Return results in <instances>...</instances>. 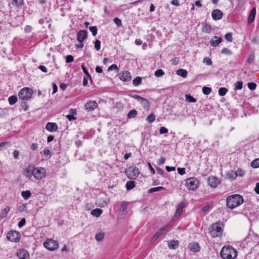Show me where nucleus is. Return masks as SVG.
<instances>
[{
  "label": "nucleus",
  "mask_w": 259,
  "mask_h": 259,
  "mask_svg": "<svg viewBox=\"0 0 259 259\" xmlns=\"http://www.w3.org/2000/svg\"><path fill=\"white\" fill-rule=\"evenodd\" d=\"M142 78L139 76L136 77L133 81V84L135 86L139 85L141 82Z\"/></svg>",
  "instance_id": "40"
},
{
  "label": "nucleus",
  "mask_w": 259,
  "mask_h": 259,
  "mask_svg": "<svg viewBox=\"0 0 259 259\" xmlns=\"http://www.w3.org/2000/svg\"><path fill=\"white\" fill-rule=\"evenodd\" d=\"M114 23L117 26H121L122 25L121 21L118 18H115L113 20Z\"/></svg>",
  "instance_id": "57"
},
{
  "label": "nucleus",
  "mask_w": 259,
  "mask_h": 259,
  "mask_svg": "<svg viewBox=\"0 0 259 259\" xmlns=\"http://www.w3.org/2000/svg\"><path fill=\"white\" fill-rule=\"evenodd\" d=\"M222 41V38L221 37L214 36L212 37L210 42L212 47H217Z\"/></svg>",
  "instance_id": "19"
},
{
  "label": "nucleus",
  "mask_w": 259,
  "mask_h": 259,
  "mask_svg": "<svg viewBox=\"0 0 259 259\" xmlns=\"http://www.w3.org/2000/svg\"><path fill=\"white\" fill-rule=\"evenodd\" d=\"M118 76L120 79L124 82L128 81L132 79L131 73L128 71H122L119 74Z\"/></svg>",
  "instance_id": "12"
},
{
  "label": "nucleus",
  "mask_w": 259,
  "mask_h": 259,
  "mask_svg": "<svg viewBox=\"0 0 259 259\" xmlns=\"http://www.w3.org/2000/svg\"><path fill=\"white\" fill-rule=\"evenodd\" d=\"M33 90L29 88H24L19 92V97L23 100H28L32 97Z\"/></svg>",
  "instance_id": "4"
},
{
  "label": "nucleus",
  "mask_w": 259,
  "mask_h": 259,
  "mask_svg": "<svg viewBox=\"0 0 259 259\" xmlns=\"http://www.w3.org/2000/svg\"><path fill=\"white\" fill-rule=\"evenodd\" d=\"M97 203L100 207H105L107 204L106 200L101 198L98 199Z\"/></svg>",
  "instance_id": "27"
},
{
  "label": "nucleus",
  "mask_w": 259,
  "mask_h": 259,
  "mask_svg": "<svg viewBox=\"0 0 259 259\" xmlns=\"http://www.w3.org/2000/svg\"><path fill=\"white\" fill-rule=\"evenodd\" d=\"M255 14H256V9H255V8H253L251 10L249 17H248V23H251V22H252L254 21Z\"/></svg>",
  "instance_id": "23"
},
{
  "label": "nucleus",
  "mask_w": 259,
  "mask_h": 259,
  "mask_svg": "<svg viewBox=\"0 0 259 259\" xmlns=\"http://www.w3.org/2000/svg\"><path fill=\"white\" fill-rule=\"evenodd\" d=\"M254 55L253 54L250 55L247 59V63L249 64L253 62V61L254 60Z\"/></svg>",
  "instance_id": "62"
},
{
  "label": "nucleus",
  "mask_w": 259,
  "mask_h": 259,
  "mask_svg": "<svg viewBox=\"0 0 259 259\" xmlns=\"http://www.w3.org/2000/svg\"><path fill=\"white\" fill-rule=\"evenodd\" d=\"M81 68L82 69L83 72L85 74V75L90 78V79L92 81L91 76L90 73H89L87 67L84 66V64H82L81 65Z\"/></svg>",
  "instance_id": "41"
},
{
  "label": "nucleus",
  "mask_w": 259,
  "mask_h": 259,
  "mask_svg": "<svg viewBox=\"0 0 259 259\" xmlns=\"http://www.w3.org/2000/svg\"><path fill=\"white\" fill-rule=\"evenodd\" d=\"M248 88L251 90H254L256 87V84L254 82H249L247 84Z\"/></svg>",
  "instance_id": "50"
},
{
  "label": "nucleus",
  "mask_w": 259,
  "mask_h": 259,
  "mask_svg": "<svg viewBox=\"0 0 259 259\" xmlns=\"http://www.w3.org/2000/svg\"><path fill=\"white\" fill-rule=\"evenodd\" d=\"M202 92L204 95H208L211 92V89L210 88L204 87L202 88Z\"/></svg>",
  "instance_id": "42"
},
{
  "label": "nucleus",
  "mask_w": 259,
  "mask_h": 259,
  "mask_svg": "<svg viewBox=\"0 0 259 259\" xmlns=\"http://www.w3.org/2000/svg\"><path fill=\"white\" fill-rule=\"evenodd\" d=\"M140 103L142 104L145 109H148L149 108V103L147 99L143 98L142 100L140 101Z\"/></svg>",
  "instance_id": "30"
},
{
  "label": "nucleus",
  "mask_w": 259,
  "mask_h": 259,
  "mask_svg": "<svg viewBox=\"0 0 259 259\" xmlns=\"http://www.w3.org/2000/svg\"><path fill=\"white\" fill-rule=\"evenodd\" d=\"M227 91L228 90L226 88H221L219 90V94L221 96H224L226 94Z\"/></svg>",
  "instance_id": "38"
},
{
  "label": "nucleus",
  "mask_w": 259,
  "mask_h": 259,
  "mask_svg": "<svg viewBox=\"0 0 259 259\" xmlns=\"http://www.w3.org/2000/svg\"><path fill=\"white\" fill-rule=\"evenodd\" d=\"M171 224L168 223L164 226L163 227L160 228L159 230L157 231V232L155 234L153 237L152 239V241L154 242L157 240V239L160 237L164 232L166 231L168 229L171 227Z\"/></svg>",
  "instance_id": "10"
},
{
  "label": "nucleus",
  "mask_w": 259,
  "mask_h": 259,
  "mask_svg": "<svg viewBox=\"0 0 259 259\" xmlns=\"http://www.w3.org/2000/svg\"><path fill=\"white\" fill-rule=\"evenodd\" d=\"M103 212V210L100 208H96L92 210L91 212L92 215L96 217H100Z\"/></svg>",
  "instance_id": "25"
},
{
  "label": "nucleus",
  "mask_w": 259,
  "mask_h": 259,
  "mask_svg": "<svg viewBox=\"0 0 259 259\" xmlns=\"http://www.w3.org/2000/svg\"><path fill=\"white\" fill-rule=\"evenodd\" d=\"M243 197L238 194L229 196L226 199V204L228 208L233 209L243 202Z\"/></svg>",
  "instance_id": "1"
},
{
  "label": "nucleus",
  "mask_w": 259,
  "mask_h": 259,
  "mask_svg": "<svg viewBox=\"0 0 259 259\" xmlns=\"http://www.w3.org/2000/svg\"><path fill=\"white\" fill-rule=\"evenodd\" d=\"M155 116L153 113L148 115L146 118V120L149 123H152V122H154L155 121Z\"/></svg>",
  "instance_id": "39"
},
{
  "label": "nucleus",
  "mask_w": 259,
  "mask_h": 259,
  "mask_svg": "<svg viewBox=\"0 0 259 259\" xmlns=\"http://www.w3.org/2000/svg\"><path fill=\"white\" fill-rule=\"evenodd\" d=\"M88 36V32L85 30H79L77 34V39L79 42H82Z\"/></svg>",
  "instance_id": "15"
},
{
  "label": "nucleus",
  "mask_w": 259,
  "mask_h": 259,
  "mask_svg": "<svg viewBox=\"0 0 259 259\" xmlns=\"http://www.w3.org/2000/svg\"><path fill=\"white\" fill-rule=\"evenodd\" d=\"M95 48L97 51H99L101 49V42L98 39H97L95 42Z\"/></svg>",
  "instance_id": "47"
},
{
  "label": "nucleus",
  "mask_w": 259,
  "mask_h": 259,
  "mask_svg": "<svg viewBox=\"0 0 259 259\" xmlns=\"http://www.w3.org/2000/svg\"><path fill=\"white\" fill-rule=\"evenodd\" d=\"M226 177L228 179L234 180L236 178V175L235 174V171H230L227 174Z\"/></svg>",
  "instance_id": "32"
},
{
  "label": "nucleus",
  "mask_w": 259,
  "mask_h": 259,
  "mask_svg": "<svg viewBox=\"0 0 259 259\" xmlns=\"http://www.w3.org/2000/svg\"><path fill=\"white\" fill-rule=\"evenodd\" d=\"M221 255L223 259H234L237 255V251L232 246H224L221 250Z\"/></svg>",
  "instance_id": "2"
},
{
  "label": "nucleus",
  "mask_w": 259,
  "mask_h": 259,
  "mask_svg": "<svg viewBox=\"0 0 259 259\" xmlns=\"http://www.w3.org/2000/svg\"><path fill=\"white\" fill-rule=\"evenodd\" d=\"M211 16L214 20L217 21L222 18L223 13L221 10L215 9L212 12Z\"/></svg>",
  "instance_id": "16"
},
{
  "label": "nucleus",
  "mask_w": 259,
  "mask_h": 259,
  "mask_svg": "<svg viewBox=\"0 0 259 259\" xmlns=\"http://www.w3.org/2000/svg\"><path fill=\"white\" fill-rule=\"evenodd\" d=\"M168 132V130L165 127H161L159 129V133L160 134H166Z\"/></svg>",
  "instance_id": "59"
},
{
  "label": "nucleus",
  "mask_w": 259,
  "mask_h": 259,
  "mask_svg": "<svg viewBox=\"0 0 259 259\" xmlns=\"http://www.w3.org/2000/svg\"><path fill=\"white\" fill-rule=\"evenodd\" d=\"M189 248L191 251L197 252L199 251L200 247L198 243L192 242L189 244Z\"/></svg>",
  "instance_id": "20"
},
{
  "label": "nucleus",
  "mask_w": 259,
  "mask_h": 259,
  "mask_svg": "<svg viewBox=\"0 0 259 259\" xmlns=\"http://www.w3.org/2000/svg\"><path fill=\"white\" fill-rule=\"evenodd\" d=\"M208 181L210 186L213 188H216L221 182V181L214 176L209 177Z\"/></svg>",
  "instance_id": "13"
},
{
  "label": "nucleus",
  "mask_w": 259,
  "mask_h": 259,
  "mask_svg": "<svg viewBox=\"0 0 259 259\" xmlns=\"http://www.w3.org/2000/svg\"><path fill=\"white\" fill-rule=\"evenodd\" d=\"M198 183L197 180L194 178L188 179L186 181V186L190 190H194L197 188Z\"/></svg>",
  "instance_id": "8"
},
{
  "label": "nucleus",
  "mask_w": 259,
  "mask_h": 259,
  "mask_svg": "<svg viewBox=\"0 0 259 259\" xmlns=\"http://www.w3.org/2000/svg\"><path fill=\"white\" fill-rule=\"evenodd\" d=\"M242 88V82L237 81L235 83V90H241Z\"/></svg>",
  "instance_id": "46"
},
{
  "label": "nucleus",
  "mask_w": 259,
  "mask_h": 259,
  "mask_svg": "<svg viewBox=\"0 0 259 259\" xmlns=\"http://www.w3.org/2000/svg\"><path fill=\"white\" fill-rule=\"evenodd\" d=\"M185 206V202L184 201L181 202L177 206L176 213L175 215L176 217H179L183 212V209Z\"/></svg>",
  "instance_id": "21"
},
{
  "label": "nucleus",
  "mask_w": 259,
  "mask_h": 259,
  "mask_svg": "<svg viewBox=\"0 0 259 259\" xmlns=\"http://www.w3.org/2000/svg\"><path fill=\"white\" fill-rule=\"evenodd\" d=\"M203 62L206 64L207 65H211L212 64V61L209 58H204L203 60Z\"/></svg>",
  "instance_id": "52"
},
{
  "label": "nucleus",
  "mask_w": 259,
  "mask_h": 259,
  "mask_svg": "<svg viewBox=\"0 0 259 259\" xmlns=\"http://www.w3.org/2000/svg\"><path fill=\"white\" fill-rule=\"evenodd\" d=\"M185 98L187 101L189 103H195L196 102V100L190 95H186Z\"/></svg>",
  "instance_id": "35"
},
{
  "label": "nucleus",
  "mask_w": 259,
  "mask_h": 259,
  "mask_svg": "<svg viewBox=\"0 0 259 259\" xmlns=\"http://www.w3.org/2000/svg\"><path fill=\"white\" fill-rule=\"evenodd\" d=\"M74 60V58L72 56V55H68L66 57V63H71L72 62H73Z\"/></svg>",
  "instance_id": "55"
},
{
  "label": "nucleus",
  "mask_w": 259,
  "mask_h": 259,
  "mask_svg": "<svg viewBox=\"0 0 259 259\" xmlns=\"http://www.w3.org/2000/svg\"><path fill=\"white\" fill-rule=\"evenodd\" d=\"M177 74L184 78L187 77L188 72L186 70L183 69H179L177 70Z\"/></svg>",
  "instance_id": "26"
},
{
  "label": "nucleus",
  "mask_w": 259,
  "mask_h": 259,
  "mask_svg": "<svg viewBox=\"0 0 259 259\" xmlns=\"http://www.w3.org/2000/svg\"><path fill=\"white\" fill-rule=\"evenodd\" d=\"M154 74L156 77H161L164 74V72L162 69H159L155 72Z\"/></svg>",
  "instance_id": "43"
},
{
  "label": "nucleus",
  "mask_w": 259,
  "mask_h": 259,
  "mask_svg": "<svg viewBox=\"0 0 259 259\" xmlns=\"http://www.w3.org/2000/svg\"><path fill=\"white\" fill-rule=\"evenodd\" d=\"M43 245L46 248L51 251L54 250L58 247L57 241L52 239L46 240L44 242Z\"/></svg>",
  "instance_id": "7"
},
{
  "label": "nucleus",
  "mask_w": 259,
  "mask_h": 259,
  "mask_svg": "<svg viewBox=\"0 0 259 259\" xmlns=\"http://www.w3.org/2000/svg\"><path fill=\"white\" fill-rule=\"evenodd\" d=\"M24 0H13L12 4L16 6H20L23 4Z\"/></svg>",
  "instance_id": "44"
},
{
  "label": "nucleus",
  "mask_w": 259,
  "mask_h": 259,
  "mask_svg": "<svg viewBox=\"0 0 259 259\" xmlns=\"http://www.w3.org/2000/svg\"><path fill=\"white\" fill-rule=\"evenodd\" d=\"M179 242L178 241L171 240L168 242V246L170 249H175L177 248L179 246Z\"/></svg>",
  "instance_id": "22"
},
{
  "label": "nucleus",
  "mask_w": 259,
  "mask_h": 259,
  "mask_svg": "<svg viewBox=\"0 0 259 259\" xmlns=\"http://www.w3.org/2000/svg\"><path fill=\"white\" fill-rule=\"evenodd\" d=\"M113 70H115L116 71H118L119 68L116 64L111 65L108 69V71H111Z\"/></svg>",
  "instance_id": "53"
},
{
  "label": "nucleus",
  "mask_w": 259,
  "mask_h": 259,
  "mask_svg": "<svg viewBox=\"0 0 259 259\" xmlns=\"http://www.w3.org/2000/svg\"><path fill=\"white\" fill-rule=\"evenodd\" d=\"M221 53L223 54L231 55V52L227 48H224L222 50Z\"/></svg>",
  "instance_id": "58"
},
{
  "label": "nucleus",
  "mask_w": 259,
  "mask_h": 259,
  "mask_svg": "<svg viewBox=\"0 0 259 259\" xmlns=\"http://www.w3.org/2000/svg\"><path fill=\"white\" fill-rule=\"evenodd\" d=\"M165 189L164 187L159 186V187H154V188H151L148 190V193H153L154 192H157V191H161V190H164Z\"/></svg>",
  "instance_id": "31"
},
{
  "label": "nucleus",
  "mask_w": 259,
  "mask_h": 259,
  "mask_svg": "<svg viewBox=\"0 0 259 259\" xmlns=\"http://www.w3.org/2000/svg\"><path fill=\"white\" fill-rule=\"evenodd\" d=\"M17 255L19 259H29L28 252L24 249H19L17 252Z\"/></svg>",
  "instance_id": "14"
},
{
  "label": "nucleus",
  "mask_w": 259,
  "mask_h": 259,
  "mask_svg": "<svg viewBox=\"0 0 259 259\" xmlns=\"http://www.w3.org/2000/svg\"><path fill=\"white\" fill-rule=\"evenodd\" d=\"M202 30L204 32L210 33L211 31V27L210 25L206 23H203Z\"/></svg>",
  "instance_id": "24"
},
{
  "label": "nucleus",
  "mask_w": 259,
  "mask_h": 259,
  "mask_svg": "<svg viewBox=\"0 0 259 259\" xmlns=\"http://www.w3.org/2000/svg\"><path fill=\"white\" fill-rule=\"evenodd\" d=\"M26 221L24 218L22 219L19 223H18V226L19 228H21L23 226H24L25 224Z\"/></svg>",
  "instance_id": "61"
},
{
  "label": "nucleus",
  "mask_w": 259,
  "mask_h": 259,
  "mask_svg": "<svg viewBox=\"0 0 259 259\" xmlns=\"http://www.w3.org/2000/svg\"><path fill=\"white\" fill-rule=\"evenodd\" d=\"M137 115V111L135 109H133L128 113L127 114V118H135Z\"/></svg>",
  "instance_id": "33"
},
{
  "label": "nucleus",
  "mask_w": 259,
  "mask_h": 259,
  "mask_svg": "<svg viewBox=\"0 0 259 259\" xmlns=\"http://www.w3.org/2000/svg\"><path fill=\"white\" fill-rule=\"evenodd\" d=\"M125 174L130 179H136L140 174L139 169L135 166H130L125 170Z\"/></svg>",
  "instance_id": "5"
},
{
  "label": "nucleus",
  "mask_w": 259,
  "mask_h": 259,
  "mask_svg": "<svg viewBox=\"0 0 259 259\" xmlns=\"http://www.w3.org/2000/svg\"><path fill=\"white\" fill-rule=\"evenodd\" d=\"M46 128L50 132H56L58 130V125L56 123L48 122L46 125Z\"/></svg>",
  "instance_id": "18"
},
{
  "label": "nucleus",
  "mask_w": 259,
  "mask_h": 259,
  "mask_svg": "<svg viewBox=\"0 0 259 259\" xmlns=\"http://www.w3.org/2000/svg\"><path fill=\"white\" fill-rule=\"evenodd\" d=\"M178 173L181 175H183L186 172V170L185 168H181L179 167L177 169Z\"/></svg>",
  "instance_id": "60"
},
{
  "label": "nucleus",
  "mask_w": 259,
  "mask_h": 259,
  "mask_svg": "<svg viewBox=\"0 0 259 259\" xmlns=\"http://www.w3.org/2000/svg\"><path fill=\"white\" fill-rule=\"evenodd\" d=\"M7 238L10 241L18 242L20 240V234L17 231H11L8 233Z\"/></svg>",
  "instance_id": "9"
},
{
  "label": "nucleus",
  "mask_w": 259,
  "mask_h": 259,
  "mask_svg": "<svg viewBox=\"0 0 259 259\" xmlns=\"http://www.w3.org/2000/svg\"><path fill=\"white\" fill-rule=\"evenodd\" d=\"M225 38L227 40H228L229 41H232L233 38H232V34L231 33H226L225 35Z\"/></svg>",
  "instance_id": "54"
},
{
  "label": "nucleus",
  "mask_w": 259,
  "mask_h": 259,
  "mask_svg": "<svg viewBox=\"0 0 259 259\" xmlns=\"http://www.w3.org/2000/svg\"><path fill=\"white\" fill-rule=\"evenodd\" d=\"M104 236H105V234L104 233L100 232V233H97L96 235L95 239L97 241H100L104 238Z\"/></svg>",
  "instance_id": "36"
},
{
  "label": "nucleus",
  "mask_w": 259,
  "mask_h": 259,
  "mask_svg": "<svg viewBox=\"0 0 259 259\" xmlns=\"http://www.w3.org/2000/svg\"><path fill=\"white\" fill-rule=\"evenodd\" d=\"M250 165L253 168L259 167V158H256L253 160L251 162Z\"/></svg>",
  "instance_id": "37"
},
{
  "label": "nucleus",
  "mask_w": 259,
  "mask_h": 259,
  "mask_svg": "<svg viewBox=\"0 0 259 259\" xmlns=\"http://www.w3.org/2000/svg\"><path fill=\"white\" fill-rule=\"evenodd\" d=\"M46 171L45 168L41 167H34L33 176L36 180H40L45 177Z\"/></svg>",
  "instance_id": "6"
},
{
  "label": "nucleus",
  "mask_w": 259,
  "mask_h": 259,
  "mask_svg": "<svg viewBox=\"0 0 259 259\" xmlns=\"http://www.w3.org/2000/svg\"><path fill=\"white\" fill-rule=\"evenodd\" d=\"M42 153L45 156H49L51 155V151L48 149H44Z\"/></svg>",
  "instance_id": "63"
},
{
  "label": "nucleus",
  "mask_w": 259,
  "mask_h": 259,
  "mask_svg": "<svg viewBox=\"0 0 259 259\" xmlns=\"http://www.w3.org/2000/svg\"><path fill=\"white\" fill-rule=\"evenodd\" d=\"M135 187L134 181H128L126 183V188L127 190H131Z\"/></svg>",
  "instance_id": "34"
},
{
  "label": "nucleus",
  "mask_w": 259,
  "mask_h": 259,
  "mask_svg": "<svg viewBox=\"0 0 259 259\" xmlns=\"http://www.w3.org/2000/svg\"><path fill=\"white\" fill-rule=\"evenodd\" d=\"M18 100V98L16 96H11L8 98L9 103L10 105L15 104Z\"/></svg>",
  "instance_id": "29"
},
{
  "label": "nucleus",
  "mask_w": 259,
  "mask_h": 259,
  "mask_svg": "<svg viewBox=\"0 0 259 259\" xmlns=\"http://www.w3.org/2000/svg\"><path fill=\"white\" fill-rule=\"evenodd\" d=\"M127 203L126 202H122L121 204V206L120 208V211L121 212H124V210L127 208Z\"/></svg>",
  "instance_id": "48"
},
{
  "label": "nucleus",
  "mask_w": 259,
  "mask_h": 259,
  "mask_svg": "<svg viewBox=\"0 0 259 259\" xmlns=\"http://www.w3.org/2000/svg\"><path fill=\"white\" fill-rule=\"evenodd\" d=\"M9 143L7 142H4L0 143V151L4 150L7 145H9Z\"/></svg>",
  "instance_id": "56"
},
{
  "label": "nucleus",
  "mask_w": 259,
  "mask_h": 259,
  "mask_svg": "<svg viewBox=\"0 0 259 259\" xmlns=\"http://www.w3.org/2000/svg\"><path fill=\"white\" fill-rule=\"evenodd\" d=\"M235 174L236 175V177H242L244 175V171L241 169H238L237 171H235Z\"/></svg>",
  "instance_id": "49"
},
{
  "label": "nucleus",
  "mask_w": 259,
  "mask_h": 259,
  "mask_svg": "<svg viewBox=\"0 0 259 259\" xmlns=\"http://www.w3.org/2000/svg\"><path fill=\"white\" fill-rule=\"evenodd\" d=\"M255 192L257 194H259V183H257L255 185V187L254 189Z\"/></svg>",
  "instance_id": "64"
},
{
  "label": "nucleus",
  "mask_w": 259,
  "mask_h": 259,
  "mask_svg": "<svg viewBox=\"0 0 259 259\" xmlns=\"http://www.w3.org/2000/svg\"><path fill=\"white\" fill-rule=\"evenodd\" d=\"M98 107L97 103L95 101H90L84 105V109L88 112L92 111Z\"/></svg>",
  "instance_id": "11"
},
{
  "label": "nucleus",
  "mask_w": 259,
  "mask_h": 259,
  "mask_svg": "<svg viewBox=\"0 0 259 259\" xmlns=\"http://www.w3.org/2000/svg\"><path fill=\"white\" fill-rule=\"evenodd\" d=\"M223 231V225L221 223H215L211 226L209 233L213 237L221 236Z\"/></svg>",
  "instance_id": "3"
},
{
  "label": "nucleus",
  "mask_w": 259,
  "mask_h": 259,
  "mask_svg": "<svg viewBox=\"0 0 259 259\" xmlns=\"http://www.w3.org/2000/svg\"><path fill=\"white\" fill-rule=\"evenodd\" d=\"M21 195L24 199L27 200L31 196V193L29 190L23 191L21 192Z\"/></svg>",
  "instance_id": "28"
},
{
  "label": "nucleus",
  "mask_w": 259,
  "mask_h": 259,
  "mask_svg": "<svg viewBox=\"0 0 259 259\" xmlns=\"http://www.w3.org/2000/svg\"><path fill=\"white\" fill-rule=\"evenodd\" d=\"M26 205L25 204H23L18 206V211H19L20 212H24L26 210Z\"/></svg>",
  "instance_id": "51"
},
{
  "label": "nucleus",
  "mask_w": 259,
  "mask_h": 259,
  "mask_svg": "<svg viewBox=\"0 0 259 259\" xmlns=\"http://www.w3.org/2000/svg\"><path fill=\"white\" fill-rule=\"evenodd\" d=\"M34 167L29 166L27 167L24 170L23 174L25 177L30 179L32 176H33Z\"/></svg>",
  "instance_id": "17"
},
{
  "label": "nucleus",
  "mask_w": 259,
  "mask_h": 259,
  "mask_svg": "<svg viewBox=\"0 0 259 259\" xmlns=\"http://www.w3.org/2000/svg\"><path fill=\"white\" fill-rule=\"evenodd\" d=\"M90 30L92 32L93 36H95L97 34L98 29L96 26H91L89 27Z\"/></svg>",
  "instance_id": "45"
}]
</instances>
